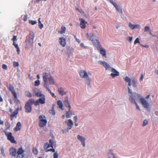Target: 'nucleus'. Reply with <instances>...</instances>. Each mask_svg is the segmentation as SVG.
Wrapping results in <instances>:
<instances>
[{"instance_id": "nucleus-1", "label": "nucleus", "mask_w": 158, "mask_h": 158, "mask_svg": "<svg viewBox=\"0 0 158 158\" xmlns=\"http://www.w3.org/2000/svg\"><path fill=\"white\" fill-rule=\"evenodd\" d=\"M128 93L131 94V95L129 96V100L132 104H135L137 109L140 110V109L137 104L136 101L140 100L141 104L144 108L147 109L149 106V103L144 98L141 97V96L139 94L136 93H133L131 91L129 87H128Z\"/></svg>"}, {"instance_id": "nucleus-2", "label": "nucleus", "mask_w": 158, "mask_h": 158, "mask_svg": "<svg viewBox=\"0 0 158 158\" xmlns=\"http://www.w3.org/2000/svg\"><path fill=\"white\" fill-rule=\"evenodd\" d=\"M44 86L45 87H49V85H54L55 82L53 77L50 73H44L43 74Z\"/></svg>"}, {"instance_id": "nucleus-3", "label": "nucleus", "mask_w": 158, "mask_h": 158, "mask_svg": "<svg viewBox=\"0 0 158 158\" xmlns=\"http://www.w3.org/2000/svg\"><path fill=\"white\" fill-rule=\"evenodd\" d=\"M34 37V33L33 32H31L28 36L26 37L25 42L27 48L31 47L33 45Z\"/></svg>"}, {"instance_id": "nucleus-4", "label": "nucleus", "mask_w": 158, "mask_h": 158, "mask_svg": "<svg viewBox=\"0 0 158 158\" xmlns=\"http://www.w3.org/2000/svg\"><path fill=\"white\" fill-rule=\"evenodd\" d=\"M80 77L81 78H85V83L88 85L90 84L91 79L89 78V75L86 71L84 70H81L79 72Z\"/></svg>"}, {"instance_id": "nucleus-5", "label": "nucleus", "mask_w": 158, "mask_h": 158, "mask_svg": "<svg viewBox=\"0 0 158 158\" xmlns=\"http://www.w3.org/2000/svg\"><path fill=\"white\" fill-rule=\"evenodd\" d=\"M33 104H34V99H29L27 102L24 107L26 112L28 113L31 111V105Z\"/></svg>"}, {"instance_id": "nucleus-6", "label": "nucleus", "mask_w": 158, "mask_h": 158, "mask_svg": "<svg viewBox=\"0 0 158 158\" xmlns=\"http://www.w3.org/2000/svg\"><path fill=\"white\" fill-rule=\"evenodd\" d=\"M89 39L91 40L93 42L94 45L96 47L99 48L100 46V44L99 41L97 39V37L95 35L93 34L89 38Z\"/></svg>"}, {"instance_id": "nucleus-7", "label": "nucleus", "mask_w": 158, "mask_h": 158, "mask_svg": "<svg viewBox=\"0 0 158 158\" xmlns=\"http://www.w3.org/2000/svg\"><path fill=\"white\" fill-rule=\"evenodd\" d=\"M38 118L39 120V126L40 127H43L44 126L47 122L45 116L44 115H40L39 116Z\"/></svg>"}, {"instance_id": "nucleus-8", "label": "nucleus", "mask_w": 158, "mask_h": 158, "mask_svg": "<svg viewBox=\"0 0 158 158\" xmlns=\"http://www.w3.org/2000/svg\"><path fill=\"white\" fill-rule=\"evenodd\" d=\"M45 103V97H41L39 98L37 100L35 101L34 100V104L35 106H37L40 105V104H44Z\"/></svg>"}, {"instance_id": "nucleus-9", "label": "nucleus", "mask_w": 158, "mask_h": 158, "mask_svg": "<svg viewBox=\"0 0 158 158\" xmlns=\"http://www.w3.org/2000/svg\"><path fill=\"white\" fill-rule=\"evenodd\" d=\"M5 134L7 137V139L11 143H16V141L15 140L14 137L12 136V133L11 132L5 131Z\"/></svg>"}, {"instance_id": "nucleus-10", "label": "nucleus", "mask_w": 158, "mask_h": 158, "mask_svg": "<svg viewBox=\"0 0 158 158\" xmlns=\"http://www.w3.org/2000/svg\"><path fill=\"white\" fill-rule=\"evenodd\" d=\"M24 151L22 147L19 148L17 151V155L16 158H23Z\"/></svg>"}, {"instance_id": "nucleus-11", "label": "nucleus", "mask_w": 158, "mask_h": 158, "mask_svg": "<svg viewBox=\"0 0 158 158\" xmlns=\"http://www.w3.org/2000/svg\"><path fill=\"white\" fill-rule=\"evenodd\" d=\"M96 48L99 51L101 54L102 56L105 57H106V50L104 48H102V46L101 44L99 48H98V47H96Z\"/></svg>"}, {"instance_id": "nucleus-12", "label": "nucleus", "mask_w": 158, "mask_h": 158, "mask_svg": "<svg viewBox=\"0 0 158 158\" xmlns=\"http://www.w3.org/2000/svg\"><path fill=\"white\" fill-rule=\"evenodd\" d=\"M10 154L13 156H15L17 154L16 149L14 147L10 148L9 149Z\"/></svg>"}, {"instance_id": "nucleus-13", "label": "nucleus", "mask_w": 158, "mask_h": 158, "mask_svg": "<svg viewBox=\"0 0 158 158\" xmlns=\"http://www.w3.org/2000/svg\"><path fill=\"white\" fill-rule=\"evenodd\" d=\"M111 71L113 73L110 74V75L112 78H114L115 77L119 75V73L114 68H111Z\"/></svg>"}, {"instance_id": "nucleus-14", "label": "nucleus", "mask_w": 158, "mask_h": 158, "mask_svg": "<svg viewBox=\"0 0 158 158\" xmlns=\"http://www.w3.org/2000/svg\"><path fill=\"white\" fill-rule=\"evenodd\" d=\"M64 103L66 107L69 108L70 109H71V106L69 101V98L68 97L66 96L64 98Z\"/></svg>"}, {"instance_id": "nucleus-15", "label": "nucleus", "mask_w": 158, "mask_h": 158, "mask_svg": "<svg viewBox=\"0 0 158 158\" xmlns=\"http://www.w3.org/2000/svg\"><path fill=\"white\" fill-rule=\"evenodd\" d=\"M98 63L101 65H102L106 70L110 69L111 67L106 62L99 61Z\"/></svg>"}, {"instance_id": "nucleus-16", "label": "nucleus", "mask_w": 158, "mask_h": 158, "mask_svg": "<svg viewBox=\"0 0 158 158\" xmlns=\"http://www.w3.org/2000/svg\"><path fill=\"white\" fill-rule=\"evenodd\" d=\"M20 109V108L19 107H18L17 108L15 111H14L12 113V114H11L10 115V118H11V120H12L13 119V118L15 117L16 118L17 117V115L18 114V113L19 111V110Z\"/></svg>"}, {"instance_id": "nucleus-17", "label": "nucleus", "mask_w": 158, "mask_h": 158, "mask_svg": "<svg viewBox=\"0 0 158 158\" xmlns=\"http://www.w3.org/2000/svg\"><path fill=\"white\" fill-rule=\"evenodd\" d=\"M77 139L80 141L81 142L82 144L83 145L84 147H85V139L84 137L80 135H78L77 136Z\"/></svg>"}, {"instance_id": "nucleus-18", "label": "nucleus", "mask_w": 158, "mask_h": 158, "mask_svg": "<svg viewBox=\"0 0 158 158\" xmlns=\"http://www.w3.org/2000/svg\"><path fill=\"white\" fill-rule=\"evenodd\" d=\"M59 42L60 45L62 47H64L66 45V40L63 37H60L59 39Z\"/></svg>"}, {"instance_id": "nucleus-19", "label": "nucleus", "mask_w": 158, "mask_h": 158, "mask_svg": "<svg viewBox=\"0 0 158 158\" xmlns=\"http://www.w3.org/2000/svg\"><path fill=\"white\" fill-rule=\"evenodd\" d=\"M66 123H67L68 129L69 130L71 129L73 125V123L72 120L71 119H69L68 122L66 121Z\"/></svg>"}, {"instance_id": "nucleus-20", "label": "nucleus", "mask_w": 158, "mask_h": 158, "mask_svg": "<svg viewBox=\"0 0 158 158\" xmlns=\"http://www.w3.org/2000/svg\"><path fill=\"white\" fill-rule=\"evenodd\" d=\"M129 27L131 29H133L135 28H140V25L138 24H135V25L131 23L130 22L128 23Z\"/></svg>"}, {"instance_id": "nucleus-21", "label": "nucleus", "mask_w": 158, "mask_h": 158, "mask_svg": "<svg viewBox=\"0 0 158 158\" xmlns=\"http://www.w3.org/2000/svg\"><path fill=\"white\" fill-rule=\"evenodd\" d=\"M79 20L80 21V26L81 28L82 29L85 28L86 27L85 19L83 18H80L79 19Z\"/></svg>"}, {"instance_id": "nucleus-22", "label": "nucleus", "mask_w": 158, "mask_h": 158, "mask_svg": "<svg viewBox=\"0 0 158 158\" xmlns=\"http://www.w3.org/2000/svg\"><path fill=\"white\" fill-rule=\"evenodd\" d=\"M58 91L59 94L61 95H66L67 93V92L65 91L64 89L62 87L59 88L58 89Z\"/></svg>"}, {"instance_id": "nucleus-23", "label": "nucleus", "mask_w": 158, "mask_h": 158, "mask_svg": "<svg viewBox=\"0 0 158 158\" xmlns=\"http://www.w3.org/2000/svg\"><path fill=\"white\" fill-rule=\"evenodd\" d=\"M124 80L126 82L128 83V85L129 86L131 85V80L128 77H126L124 78Z\"/></svg>"}, {"instance_id": "nucleus-24", "label": "nucleus", "mask_w": 158, "mask_h": 158, "mask_svg": "<svg viewBox=\"0 0 158 158\" xmlns=\"http://www.w3.org/2000/svg\"><path fill=\"white\" fill-rule=\"evenodd\" d=\"M137 80L134 78L132 79V85L134 87L136 88L137 87Z\"/></svg>"}, {"instance_id": "nucleus-25", "label": "nucleus", "mask_w": 158, "mask_h": 158, "mask_svg": "<svg viewBox=\"0 0 158 158\" xmlns=\"http://www.w3.org/2000/svg\"><path fill=\"white\" fill-rule=\"evenodd\" d=\"M35 96L38 97H42L45 96V95L42 94L41 92L40 91H38L36 93L35 95Z\"/></svg>"}, {"instance_id": "nucleus-26", "label": "nucleus", "mask_w": 158, "mask_h": 158, "mask_svg": "<svg viewBox=\"0 0 158 158\" xmlns=\"http://www.w3.org/2000/svg\"><path fill=\"white\" fill-rule=\"evenodd\" d=\"M21 128V124L19 122H18L15 127V130L17 131H19Z\"/></svg>"}, {"instance_id": "nucleus-27", "label": "nucleus", "mask_w": 158, "mask_h": 158, "mask_svg": "<svg viewBox=\"0 0 158 158\" xmlns=\"http://www.w3.org/2000/svg\"><path fill=\"white\" fill-rule=\"evenodd\" d=\"M66 30V27L64 26H62L61 28V30L60 31H59V32L60 33V34H62L65 32Z\"/></svg>"}, {"instance_id": "nucleus-28", "label": "nucleus", "mask_w": 158, "mask_h": 158, "mask_svg": "<svg viewBox=\"0 0 158 158\" xmlns=\"http://www.w3.org/2000/svg\"><path fill=\"white\" fill-rule=\"evenodd\" d=\"M110 152L108 153V156L109 158H115V156L111 150H110Z\"/></svg>"}, {"instance_id": "nucleus-29", "label": "nucleus", "mask_w": 158, "mask_h": 158, "mask_svg": "<svg viewBox=\"0 0 158 158\" xmlns=\"http://www.w3.org/2000/svg\"><path fill=\"white\" fill-rule=\"evenodd\" d=\"M69 109V111H67L66 112V118H69L71 117V115L72 114V113L71 112V111H70V109Z\"/></svg>"}, {"instance_id": "nucleus-30", "label": "nucleus", "mask_w": 158, "mask_h": 158, "mask_svg": "<svg viewBox=\"0 0 158 158\" xmlns=\"http://www.w3.org/2000/svg\"><path fill=\"white\" fill-rule=\"evenodd\" d=\"M57 104L60 108L62 109L63 104L61 101L60 100H58L57 102Z\"/></svg>"}, {"instance_id": "nucleus-31", "label": "nucleus", "mask_w": 158, "mask_h": 158, "mask_svg": "<svg viewBox=\"0 0 158 158\" xmlns=\"http://www.w3.org/2000/svg\"><path fill=\"white\" fill-rule=\"evenodd\" d=\"M1 151V154L3 156H5V154L4 153V150L3 147H1L0 148Z\"/></svg>"}, {"instance_id": "nucleus-32", "label": "nucleus", "mask_w": 158, "mask_h": 158, "mask_svg": "<svg viewBox=\"0 0 158 158\" xmlns=\"http://www.w3.org/2000/svg\"><path fill=\"white\" fill-rule=\"evenodd\" d=\"M40 18H39L38 19V24L39 27V28L41 29L44 26L43 24H42L40 20Z\"/></svg>"}, {"instance_id": "nucleus-33", "label": "nucleus", "mask_w": 158, "mask_h": 158, "mask_svg": "<svg viewBox=\"0 0 158 158\" xmlns=\"http://www.w3.org/2000/svg\"><path fill=\"white\" fill-rule=\"evenodd\" d=\"M50 146V145H49L48 142L45 143L44 144V149H47L48 148L51 147Z\"/></svg>"}, {"instance_id": "nucleus-34", "label": "nucleus", "mask_w": 158, "mask_h": 158, "mask_svg": "<svg viewBox=\"0 0 158 158\" xmlns=\"http://www.w3.org/2000/svg\"><path fill=\"white\" fill-rule=\"evenodd\" d=\"M120 13H121L122 14L123 11H122V9L121 7L119 6H118L116 7L115 8Z\"/></svg>"}, {"instance_id": "nucleus-35", "label": "nucleus", "mask_w": 158, "mask_h": 158, "mask_svg": "<svg viewBox=\"0 0 158 158\" xmlns=\"http://www.w3.org/2000/svg\"><path fill=\"white\" fill-rule=\"evenodd\" d=\"M49 112L52 114L53 115H55V111L54 110V106H53L51 109L49 111Z\"/></svg>"}, {"instance_id": "nucleus-36", "label": "nucleus", "mask_w": 158, "mask_h": 158, "mask_svg": "<svg viewBox=\"0 0 158 158\" xmlns=\"http://www.w3.org/2000/svg\"><path fill=\"white\" fill-rule=\"evenodd\" d=\"M26 96L28 98H30L32 97L31 94L28 91L25 92Z\"/></svg>"}, {"instance_id": "nucleus-37", "label": "nucleus", "mask_w": 158, "mask_h": 158, "mask_svg": "<svg viewBox=\"0 0 158 158\" xmlns=\"http://www.w3.org/2000/svg\"><path fill=\"white\" fill-rule=\"evenodd\" d=\"M46 88L48 90V92L50 93L51 95H52V97H54V96H55V94L54 93H52L51 92V90H50V89L49 88V87H46L45 88Z\"/></svg>"}, {"instance_id": "nucleus-38", "label": "nucleus", "mask_w": 158, "mask_h": 158, "mask_svg": "<svg viewBox=\"0 0 158 158\" xmlns=\"http://www.w3.org/2000/svg\"><path fill=\"white\" fill-rule=\"evenodd\" d=\"M29 23L32 25H34L37 23V22L36 21L29 20Z\"/></svg>"}, {"instance_id": "nucleus-39", "label": "nucleus", "mask_w": 158, "mask_h": 158, "mask_svg": "<svg viewBox=\"0 0 158 158\" xmlns=\"http://www.w3.org/2000/svg\"><path fill=\"white\" fill-rule=\"evenodd\" d=\"M9 89L12 93L15 91V90L14 89V88L12 85H10L9 86Z\"/></svg>"}, {"instance_id": "nucleus-40", "label": "nucleus", "mask_w": 158, "mask_h": 158, "mask_svg": "<svg viewBox=\"0 0 158 158\" xmlns=\"http://www.w3.org/2000/svg\"><path fill=\"white\" fill-rule=\"evenodd\" d=\"M13 65L14 67H18L19 66V64L18 62L14 61L13 62Z\"/></svg>"}, {"instance_id": "nucleus-41", "label": "nucleus", "mask_w": 158, "mask_h": 158, "mask_svg": "<svg viewBox=\"0 0 158 158\" xmlns=\"http://www.w3.org/2000/svg\"><path fill=\"white\" fill-rule=\"evenodd\" d=\"M148 123V121L147 120L145 119L144 120L143 123L142 125L143 127H144L146 126Z\"/></svg>"}, {"instance_id": "nucleus-42", "label": "nucleus", "mask_w": 158, "mask_h": 158, "mask_svg": "<svg viewBox=\"0 0 158 158\" xmlns=\"http://www.w3.org/2000/svg\"><path fill=\"white\" fill-rule=\"evenodd\" d=\"M40 82L39 80L36 81L35 82V86H38L40 84Z\"/></svg>"}, {"instance_id": "nucleus-43", "label": "nucleus", "mask_w": 158, "mask_h": 158, "mask_svg": "<svg viewBox=\"0 0 158 158\" xmlns=\"http://www.w3.org/2000/svg\"><path fill=\"white\" fill-rule=\"evenodd\" d=\"M138 43H140V42L139 41V39L138 38H136L134 42V44H135Z\"/></svg>"}, {"instance_id": "nucleus-44", "label": "nucleus", "mask_w": 158, "mask_h": 158, "mask_svg": "<svg viewBox=\"0 0 158 158\" xmlns=\"http://www.w3.org/2000/svg\"><path fill=\"white\" fill-rule=\"evenodd\" d=\"M2 68L5 70H7V67L6 65L4 64H3L2 66Z\"/></svg>"}, {"instance_id": "nucleus-45", "label": "nucleus", "mask_w": 158, "mask_h": 158, "mask_svg": "<svg viewBox=\"0 0 158 158\" xmlns=\"http://www.w3.org/2000/svg\"><path fill=\"white\" fill-rule=\"evenodd\" d=\"M49 145H50L51 147L53 148V142L52 140L51 139L49 140Z\"/></svg>"}, {"instance_id": "nucleus-46", "label": "nucleus", "mask_w": 158, "mask_h": 158, "mask_svg": "<svg viewBox=\"0 0 158 158\" xmlns=\"http://www.w3.org/2000/svg\"><path fill=\"white\" fill-rule=\"evenodd\" d=\"M33 152L35 154H37L38 152L36 148H33Z\"/></svg>"}, {"instance_id": "nucleus-47", "label": "nucleus", "mask_w": 158, "mask_h": 158, "mask_svg": "<svg viewBox=\"0 0 158 158\" xmlns=\"http://www.w3.org/2000/svg\"><path fill=\"white\" fill-rule=\"evenodd\" d=\"M149 29H150V28H149V27L147 26H146L145 27L144 31H150Z\"/></svg>"}, {"instance_id": "nucleus-48", "label": "nucleus", "mask_w": 158, "mask_h": 158, "mask_svg": "<svg viewBox=\"0 0 158 158\" xmlns=\"http://www.w3.org/2000/svg\"><path fill=\"white\" fill-rule=\"evenodd\" d=\"M12 94H13L14 98L15 99H16L17 98V95L15 91V92H12Z\"/></svg>"}, {"instance_id": "nucleus-49", "label": "nucleus", "mask_w": 158, "mask_h": 158, "mask_svg": "<svg viewBox=\"0 0 158 158\" xmlns=\"http://www.w3.org/2000/svg\"><path fill=\"white\" fill-rule=\"evenodd\" d=\"M73 119L75 123H76L77 122V115H76L73 117Z\"/></svg>"}, {"instance_id": "nucleus-50", "label": "nucleus", "mask_w": 158, "mask_h": 158, "mask_svg": "<svg viewBox=\"0 0 158 158\" xmlns=\"http://www.w3.org/2000/svg\"><path fill=\"white\" fill-rule=\"evenodd\" d=\"M58 154L57 153L55 152L53 155L54 158H58Z\"/></svg>"}, {"instance_id": "nucleus-51", "label": "nucleus", "mask_w": 158, "mask_h": 158, "mask_svg": "<svg viewBox=\"0 0 158 158\" xmlns=\"http://www.w3.org/2000/svg\"><path fill=\"white\" fill-rule=\"evenodd\" d=\"M13 45H14L15 48L19 47L18 44H16L15 42H13Z\"/></svg>"}, {"instance_id": "nucleus-52", "label": "nucleus", "mask_w": 158, "mask_h": 158, "mask_svg": "<svg viewBox=\"0 0 158 158\" xmlns=\"http://www.w3.org/2000/svg\"><path fill=\"white\" fill-rule=\"evenodd\" d=\"M49 151L52 152H55V150L53 148L50 149L46 151V152H48Z\"/></svg>"}, {"instance_id": "nucleus-53", "label": "nucleus", "mask_w": 158, "mask_h": 158, "mask_svg": "<svg viewBox=\"0 0 158 158\" xmlns=\"http://www.w3.org/2000/svg\"><path fill=\"white\" fill-rule=\"evenodd\" d=\"M13 42H15V40H17V36H14L13 38L12 39Z\"/></svg>"}, {"instance_id": "nucleus-54", "label": "nucleus", "mask_w": 158, "mask_h": 158, "mask_svg": "<svg viewBox=\"0 0 158 158\" xmlns=\"http://www.w3.org/2000/svg\"><path fill=\"white\" fill-rule=\"evenodd\" d=\"M143 74H141V77H140L139 79L140 81H142L143 80Z\"/></svg>"}, {"instance_id": "nucleus-55", "label": "nucleus", "mask_w": 158, "mask_h": 158, "mask_svg": "<svg viewBox=\"0 0 158 158\" xmlns=\"http://www.w3.org/2000/svg\"><path fill=\"white\" fill-rule=\"evenodd\" d=\"M17 49V52L18 54H19L20 52V50L19 47L16 48Z\"/></svg>"}, {"instance_id": "nucleus-56", "label": "nucleus", "mask_w": 158, "mask_h": 158, "mask_svg": "<svg viewBox=\"0 0 158 158\" xmlns=\"http://www.w3.org/2000/svg\"><path fill=\"white\" fill-rule=\"evenodd\" d=\"M127 39L128 40H129V41L131 42V41L132 40V37H129L128 38V39Z\"/></svg>"}, {"instance_id": "nucleus-57", "label": "nucleus", "mask_w": 158, "mask_h": 158, "mask_svg": "<svg viewBox=\"0 0 158 158\" xmlns=\"http://www.w3.org/2000/svg\"><path fill=\"white\" fill-rule=\"evenodd\" d=\"M115 7V8L117 6H118L114 2L112 4Z\"/></svg>"}, {"instance_id": "nucleus-58", "label": "nucleus", "mask_w": 158, "mask_h": 158, "mask_svg": "<svg viewBox=\"0 0 158 158\" xmlns=\"http://www.w3.org/2000/svg\"><path fill=\"white\" fill-rule=\"evenodd\" d=\"M4 122L3 121L0 120V124L3 125V124Z\"/></svg>"}, {"instance_id": "nucleus-59", "label": "nucleus", "mask_w": 158, "mask_h": 158, "mask_svg": "<svg viewBox=\"0 0 158 158\" xmlns=\"http://www.w3.org/2000/svg\"><path fill=\"white\" fill-rule=\"evenodd\" d=\"M76 41L78 43H80L81 42V41L79 39H76Z\"/></svg>"}, {"instance_id": "nucleus-60", "label": "nucleus", "mask_w": 158, "mask_h": 158, "mask_svg": "<svg viewBox=\"0 0 158 158\" xmlns=\"http://www.w3.org/2000/svg\"><path fill=\"white\" fill-rule=\"evenodd\" d=\"M149 34H150V35H152V36H156V35H152V33L151 32V31L150 30L149 31Z\"/></svg>"}, {"instance_id": "nucleus-61", "label": "nucleus", "mask_w": 158, "mask_h": 158, "mask_svg": "<svg viewBox=\"0 0 158 158\" xmlns=\"http://www.w3.org/2000/svg\"><path fill=\"white\" fill-rule=\"evenodd\" d=\"M3 101V100L1 96V95H0V101L1 102H2Z\"/></svg>"}, {"instance_id": "nucleus-62", "label": "nucleus", "mask_w": 158, "mask_h": 158, "mask_svg": "<svg viewBox=\"0 0 158 158\" xmlns=\"http://www.w3.org/2000/svg\"><path fill=\"white\" fill-rule=\"evenodd\" d=\"M109 1L112 4L114 2L113 0H109Z\"/></svg>"}, {"instance_id": "nucleus-63", "label": "nucleus", "mask_w": 158, "mask_h": 158, "mask_svg": "<svg viewBox=\"0 0 158 158\" xmlns=\"http://www.w3.org/2000/svg\"><path fill=\"white\" fill-rule=\"evenodd\" d=\"M150 95H148L146 96V99H148V98H149V97H150Z\"/></svg>"}, {"instance_id": "nucleus-64", "label": "nucleus", "mask_w": 158, "mask_h": 158, "mask_svg": "<svg viewBox=\"0 0 158 158\" xmlns=\"http://www.w3.org/2000/svg\"><path fill=\"white\" fill-rule=\"evenodd\" d=\"M37 78L38 79H39L40 78V76H39V75L38 74L37 76Z\"/></svg>"}]
</instances>
